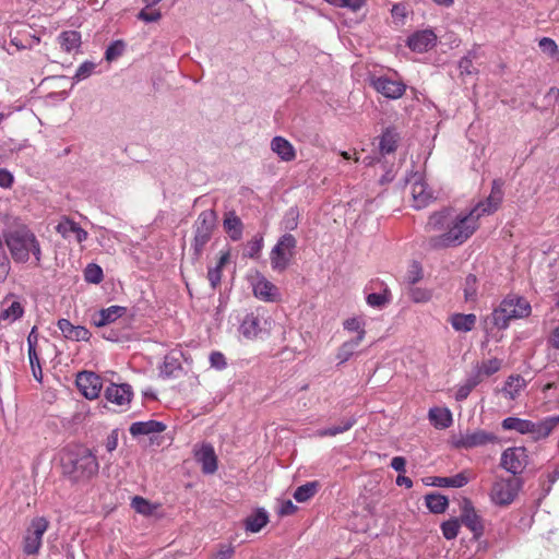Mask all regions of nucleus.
Segmentation results:
<instances>
[{
  "instance_id": "nucleus-64",
  "label": "nucleus",
  "mask_w": 559,
  "mask_h": 559,
  "mask_svg": "<svg viewBox=\"0 0 559 559\" xmlns=\"http://www.w3.org/2000/svg\"><path fill=\"white\" fill-rule=\"evenodd\" d=\"M234 547L230 545H221L219 549L213 555L212 559H229L234 555Z\"/></svg>"
},
{
  "instance_id": "nucleus-59",
  "label": "nucleus",
  "mask_w": 559,
  "mask_h": 559,
  "mask_svg": "<svg viewBox=\"0 0 559 559\" xmlns=\"http://www.w3.org/2000/svg\"><path fill=\"white\" fill-rule=\"evenodd\" d=\"M210 365L212 368L216 370H224L227 367V361L222 352L214 350L210 354L209 357Z\"/></svg>"
},
{
  "instance_id": "nucleus-29",
  "label": "nucleus",
  "mask_w": 559,
  "mask_h": 559,
  "mask_svg": "<svg viewBox=\"0 0 559 559\" xmlns=\"http://www.w3.org/2000/svg\"><path fill=\"white\" fill-rule=\"evenodd\" d=\"M271 150L284 162H290L296 157V152L293 144L280 135L272 139Z\"/></svg>"
},
{
  "instance_id": "nucleus-7",
  "label": "nucleus",
  "mask_w": 559,
  "mask_h": 559,
  "mask_svg": "<svg viewBox=\"0 0 559 559\" xmlns=\"http://www.w3.org/2000/svg\"><path fill=\"white\" fill-rule=\"evenodd\" d=\"M523 481L518 477L497 479L490 491V499L497 506H509L518 496Z\"/></svg>"
},
{
  "instance_id": "nucleus-58",
  "label": "nucleus",
  "mask_w": 559,
  "mask_h": 559,
  "mask_svg": "<svg viewBox=\"0 0 559 559\" xmlns=\"http://www.w3.org/2000/svg\"><path fill=\"white\" fill-rule=\"evenodd\" d=\"M559 479V466H557L551 473L547 474V485L545 480L540 479L542 485V497L545 498L551 490L552 485Z\"/></svg>"
},
{
  "instance_id": "nucleus-11",
  "label": "nucleus",
  "mask_w": 559,
  "mask_h": 559,
  "mask_svg": "<svg viewBox=\"0 0 559 559\" xmlns=\"http://www.w3.org/2000/svg\"><path fill=\"white\" fill-rule=\"evenodd\" d=\"M540 421L534 423L515 416H510L501 421L504 431H515L520 435H531L534 441L543 440Z\"/></svg>"
},
{
  "instance_id": "nucleus-30",
  "label": "nucleus",
  "mask_w": 559,
  "mask_h": 559,
  "mask_svg": "<svg viewBox=\"0 0 559 559\" xmlns=\"http://www.w3.org/2000/svg\"><path fill=\"white\" fill-rule=\"evenodd\" d=\"M526 386L525 379L520 374H511L504 381L501 393L510 401H514Z\"/></svg>"
},
{
  "instance_id": "nucleus-25",
  "label": "nucleus",
  "mask_w": 559,
  "mask_h": 559,
  "mask_svg": "<svg viewBox=\"0 0 559 559\" xmlns=\"http://www.w3.org/2000/svg\"><path fill=\"white\" fill-rule=\"evenodd\" d=\"M195 459L201 464L204 474H214L217 471V456L212 444H202L195 452Z\"/></svg>"
},
{
  "instance_id": "nucleus-3",
  "label": "nucleus",
  "mask_w": 559,
  "mask_h": 559,
  "mask_svg": "<svg viewBox=\"0 0 559 559\" xmlns=\"http://www.w3.org/2000/svg\"><path fill=\"white\" fill-rule=\"evenodd\" d=\"M5 245L16 263H26L31 254L36 265L41 260V248L36 235L25 225L19 226L4 234Z\"/></svg>"
},
{
  "instance_id": "nucleus-51",
  "label": "nucleus",
  "mask_w": 559,
  "mask_h": 559,
  "mask_svg": "<svg viewBox=\"0 0 559 559\" xmlns=\"http://www.w3.org/2000/svg\"><path fill=\"white\" fill-rule=\"evenodd\" d=\"M441 531L445 539H454L460 531V523L456 519H451L442 523Z\"/></svg>"
},
{
  "instance_id": "nucleus-46",
  "label": "nucleus",
  "mask_w": 559,
  "mask_h": 559,
  "mask_svg": "<svg viewBox=\"0 0 559 559\" xmlns=\"http://www.w3.org/2000/svg\"><path fill=\"white\" fill-rule=\"evenodd\" d=\"M24 313V308L20 301H12L11 305L3 309L0 314V320L15 321L20 319Z\"/></svg>"
},
{
  "instance_id": "nucleus-36",
  "label": "nucleus",
  "mask_w": 559,
  "mask_h": 559,
  "mask_svg": "<svg viewBox=\"0 0 559 559\" xmlns=\"http://www.w3.org/2000/svg\"><path fill=\"white\" fill-rule=\"evenodd\" d=\"M58 43L66 52H72L81 46V34L76 31H63L58 36Z\"/></svg>"
},
{
  "instance_id": "nucleus-18",
  "label": "nucleus",
  "mask_w": 559,
  "mask_h": 559,
  "mask_svg": "<svg viewBox=\"0 0 559 559\" xmlns=\"http://www.w3.org/2000/svg\"><path fill=\"white\" fill-rule=\"evenodd\" d=\"M503 182L500 179L492 181L491 192L485 201L478 202L474 209L478 210L477 213L483 215H489L493 213L500 205L503 198Z\"/></svg>"
},
{
  "instance_id": "nucleus-19",
  "label": "nucleus",
  "mask_w": 559,
  "mask_h": 559,
  "mask_svg": "<svg viewBox=\"0 0 559 559\" xmlns=\"http://www.w3.org/2000/svg\"><path fill=\"white\" fill-rule=\"evenodd\" d=\"M56 231L60 234L64 239L74 237L79 243L84 242L88 237L87 231L69 217L61 218V221L56 226Z\"/></svg>"
},
{
  "instance_id": "nucleus-50",
  "label": "nucleus",
  "mask_w": 559,
  "mask_h": 559,
  "mask_svg": "<svg viewBox=\"0 0 559 559\" xmlns=\"http://www.w3.org/2000/svg\"><path fill=\"white\" fill-rule=\"evenodd\" d=\"M343 326L348 332H357V335H362V340L365 338V321L360 318L353 317L344 321Z\"/></svg>"
},
{
  "instance_id": "nucleus-2",
  "label": "nucleus",
  "mask_w": 559,
  "mask_h": 559,
  "mask_svg": "<svg viewBox=\"0 0 559 559\" xmlns=\"http://www.w3.org/2000/svg\"><path fill=\"white\" fill-rule=\"evenodd\" d=\"M63 474L73 483H86L97 475L99 464L95 454L87 448L67 449L61 456Z\"/></svg>"
},
{
  "instance_id": "nucleus-6",
  "label": "nucleus",
  "mask_w": 559,
  "mask_h": 559,
  "mask_svg": "<svg viewBox=\"0 0 559 559\" xmlns=\"http://www.w3.org/2000/svg\"><path fill=\"white\" fill-rule=\"evenodd\" d=\"M296 246L297 240L290 233H285L280 237L270 253L271 265L274 271H284L287 269Z\"/></svg>"
},
{
  "instance_id": "nucleus-16",
  "label": "nucleus",
  "mask_w": 559,
  "mask_h": 559,
  "mask_svg": "<svg viewBox=\"0 0 559 559\" xmlns=\"http://www.w3.org/2000/svg\"><path fill=\"white\" fill-rule=\"evenodd\" d=\"M437 39L432 29H421L408 36L406 45L412 51L423 53L432 49L437 45Z\"/></svg>"
},
{
  "instance_id": "nucleus-44",
  "label": "nucleus",
  "mask_w": 559,
  "mask_h": 559,
  "mask_svg": "<svg viewBox=\"0 0 559 559\" xmlns=\"http://www.w3.org/2000/svg\"><path fill=\"white\" fill-rule=\"evenodd\" d=\"M299 222V211L296 206L289 207L281 222V228L287 233L297 228Z\"/></svg>"
},
{
  "instance_id": "nucleus-54",
  "label": "nucleus",
  "mask_w": 559,
  "mask_h": 559,
  "mask_svg": "<svg viewBox=\"0 0 559 559\" xmlns=\"http://www.w3.org/2000/svg\"><path fill=\"white\" fill-rule=\"evenodd\" d=\"M152 7H146L143 8L136 15V17L140 20V21H143L145 23H153V22H157L160 20L162 17V13L158 9H151Z\"/></svg>"
},
{
  "instance_id": "nucleus-17",
  "label": "nucleus",
  "mask_w": 559,
  "mask_h": 559,
  "mask_svg": "<svg viewBox=\"0 0 559 559\" xmlns=\"http://www.w3.org/2000/svg\"><path fill=\"white\" fill-rule=\"evenodd\" d=\"M496 441H497V437L492 432H488L483 429H477V430L461 435L459 440L456 441V447L463 448V449H473V448L486 445L488 443H493Z\"/></svg>"
},
{
  "instance_id": "nucleus-41",
  "label": "nucleus",
  "mask_w": 559,
  "mask_h": 559,
  "mask_svg": "<svg viewBox=\"0 0 559 559\" xmlns=\"http://www.w3.org/2000/svg\"><path fill=\"white\" fill-rule=\"evenodd\" d=\"M399 134L393 129H386L380 139V152L391 154L397 147Z\"/></svg>"
},
{
  "instance_id": "nucleus-63",
  "label": "nucleus",
  "mask_w": 559,
  "mask_h": 559,
  "mask_svg": "<svg viewBox=\"0 0 559 559\" xmlns=\"http://www.w3.org/2000/svg\"><path fill=\"white\" fill-rule=\"evenodd\" d=\"M539 47L544 52H548L551 56L558 51L555 40L548 37H544L539 40Z\"/></svg>"
},
{
  "instance_id": "nucleus-28",
  "label": "nucleus",
  "mask_w": 559,
  "mask_h": 559,
  "mask_svg": "<svg viewBox=\"0 0 559 559\" xmlns=\"http://www.w3.org/2000/svg\"><path fill=\"white\" fill-rule=\"evenodd\" d=\"M127 309L121 306H110L108 308L100 309L94 317L93 322L96 326H106L117 319L121 318L126 313Z\"/></svg>"
},
{
  "instance_id": "nucleus-52",
  "label": "nucleus",
  "mask_w": 559,
  "mask_h": 559,
  "mask_svg": "<svg viewBox=\"0 0 559 559\" xmlns=\"http://www.w3.org/2000/svg\"><path fill=\"white\" fill-rule=\"evenodd\" d=\"M476 58V51L471 50L464 56L459 62V69L461 74H473L476 73V69L473 66V60Z\"/></svg>"
},
{
  "instance_id": "nucleus-57",
  "label": "nucleus",
  "mask_w": 559,
  "mask_h": 559,
  "mask_svg": "<svg viewBox=\"0 0 559 559\" xmlns=\"http://www.w3.org/2000/svg\"><path fill=\"white\" fill-rule=\"evenodd\" d=\"M95 63L92 61H85L76 69L73 80L80 82L87 79L94 71Z\"/></svg>"
},
{
  "instance_id": "nucleus-53",
  "label": "nucleus",
  "mask_w": 559,
  "mask_h": 559,
  "mask_svg": "<svg viewBox=\"0 0 559 559\" xmlns=\"http://www.w3.org/2000/svg\"><path fill=\"white\" fill-rule=\"evenodd\" d=\"M126 49V44L122 40L112 41L105 51V59L107 61H114L120 57Z\"/></svg>"
},
{
  "instance_id": "nucleus-45",
  "label": "nucleus",
  "mask_w": 559,
  "mask_h": 559,
  "mask_svg": "<svg viewBox=\"0 0 559 559\" xmlns=\"http://www.w3.org/2000/svg\"><path fill=\"white\" fill-rule=\"evenodd\" d=\"M86 283L99 284L104 278L103 269L96 263H88L83 271Z\"/></svg>"
},
{
  "instance_id": "nucleus-20",
  "label": "nucleus",
  "mask_w": 559,
  "mask_h": 559,
  "mask_svg": "<svg viewBox=\"0 0 559 559\" xmlns=\"http://www.w3.org/2000/svg\"><path fill=\"white\" fill-rule=\"evenodd\" d=\"M132 395V388L127 383H111L105 390L106 400L119 406L128 405L131 401Z\"/></svg>"
},
{
  "instance_id": "nucleus-62",
  "label": "nucleus",
  "mask_w": 559,
  "mask_h": 559,
  "mask_svg": "<svg viewBox=\"0 0 559 559\" xmlns=\"http://www.w3.org/2000/svg\"><path fill=\"white\" fill-rule=\"evenodd\" d=\"M37 341H38V334L36 331V326H34L27 336L28 356H31L32 359H35Z\"/></svg>"
},
{
  "instance_id": "nucleus-33",
  "label": "nucleus",
  "mask_w": 559,
  "mask_h": 559,
  "mask_svg": "<svg viewBox=\"0 0 559 559\" xmlns=\"http://www.w3.org/2000/svg\"><path fill=\"white\" fill-rule=\"evenodd\" d=\"M476 316L474 313H453L449 321L452 328L456 332H469L474 329L476 324Z\"/></svg>"
},
{
  "instance_id": "nucleus-55",
  "label": "nucleus",
  "mask_w": 559,
  "mask_h": 559,
  "mask_svg": "<svg viewBox=\"0 0 559 559\" xmlns=\"http://www.w3.org/2000/svg\"><path fill=\"white\" fill-rule=\"evenodd\" d=\"M559 425V415L557 416H548L540 420L542 436L544 439L548 438L550 433L554 431L556 426Z\"/></svg>"
},
{
  "instance_id": "nucleus-10",
  "label": "nucleus",
  "mask_w": 559,
  "mask_h": 559,
  "mask_svg": "<svg viewBox=\"0 0 559 559\" xmlns=\"http://www.w3.org/2000/svg\"><path fill=\"white\" fill-rule=\"evenodd\" d=\"M527 450L525 447L508 448L501 454L500 465L509 473L519 475L527 465Z\"/></svg>"
},
{
  "instance_id": "nucleus-24",
  "label": "nucleus",
  "mask_w": 559,
  "mask_h": 559,
  "mask_svg": "<svg viewBox=\"0 0 559 559\" xmlns=\"http://www.w3.org/2000/svg\"><path fill=\"white\" fill-rule=\"evenodd\" d=\"M180 358V352L173 350L165 355L164 360L158 368L159 377L164 379L177 378L182 370Z\"/></svg>"
},
{
  "instance_id": "nucleus-38",
  "label": "nucleus",
  "mask_w": 559,
  "mask_h": 559,
  "mask_svg": "<svg viewBox=\"0 0 559 559\" xmlns=\"http://www.w3.org/2000/svg\"><path fill=\"white\" fill-rule=\"evenodd\" d=\"M481 382L483 378L479 377V373H476L473 370V372L467 377L465 382L457 388L455 393L456 401L466 400L471 392Z\"/></svg>"
},
{
  "instance_id": "nucleus-37",
  "label": "nucleus",
  "mask_w": 559,
  "mask_h": 559,
  "mask_svg": "<svg viewBox=\"0 0 559 559\" xmlns=\"http://www.w3.org/2000/svg\"><path fill=\"white\" fill-rule=\"evenodd\" d=\"M356 423L357 418L355 416H350L349 418L342 419L341 424L337 426L317 430L316 436L320 438L334 437L336 435L348 431Z\"/></svg>"
},
{
  "instance_id": "nucleus-22",
  "label": "nucleus",
  "mask_w": 559,
  "mask_h": 559,
  "mask_svg": "<svg viewBox=\"0 0 559 559\" xmlns=\"http://www.w3.org/2000/svg\"><path fill=\"white\" fill-rule=\"evenodd\" d=\"M57 326L62 335L70 341L87 342L92 336L91 332L85 326L73 325L68 319H59Z\"/></svg>"
},
{
  "instance_id": "nucleus-61",
  "label": "nucleus",
  "mask_w": 559,
  "mask_h": 559,
  "mask_svg": "<svg viewBox=\"0 0 559 559\" xmlns=\"http://www.w3.org/2000/svg\"><path fill=\"white\" fill-rule=\"evenodd\" d=\"M207 280L212 289H216L222 281V271L218 267H210L207 271Z\"/></svg>"
},
{
  "instance_id": "nucleus-12",
  "label": "nucleus",
  "mask_w": 559,
  "mask_h": 559,
  "mask_svg": "<svg viewBox=\"0 0 559 559\" xmlns=\"http://www.w3.org/2000/svg\"><path fill=\"white\" fill-rule=\"evenodd\" d=\"M406 181L412 185L413 206L417 210L426 207L432 201L433 194L423 176L419 173H413Z\"/></svg>"
},
{
  "instance_id": "nucleus-13",
  "label": "nucleus",
  "mask_w": 559,
  "mask_h": 559,
  "mask_svg": "<svg viewBox=\"0 0 559 559\" xmlns=\"http://www.w3.org/2000/svg\"><path fill=\"white\" fill-rule=\"evenodd\" d=\"M371 86L381 95L390 99L402 97L406 91V85L400 80H393L386 75L373 78Z\"/></svg>"
},
{
  "instance_id": "nucleus-35",
  "label": "nucleus",
  "mask_w": 559,
  "mask_h": 559,
  "mask_svg": "<svg viewBox=\"0 0 559 559\" xmlns=\"http://www.w3.org/2000/svg\"><path fill=\"white\" fill-rule=\"evenodd\" d=\"M429 420L438 429H445L452 425V414L448 408L432 407L429 411Z\"/></svg>"
},
{
  "instance_id": "nucleus-39",
  "label": "nucleus",
  "mask_w": 559,
  "mask_h": 559,
  "mask_svg": "<svg viewBox=\"0 0 559 559\" xmlns=\"http://www.w3.org/2000/svg\"><path fill=\"white\" fill-rule=\"evenodd\" d=\"M426 507L435 514L443 513L448 506L449 500L445 496L437 492L428 493L425 496Z\"/></svg>"
},
{
  "instance_id": "nucleus-56",
  "label": "nucleus",
  "mask_w": 559,
  "mask_h": 559,
  "mask_svg": "<svg viewBox=\"0 0 559 559\" xmlns=\"http://www.w3.org/2000/svg\"><path fill=\"white\" fill-rule=\"evenodd\" d=\"M409 298L417 304L427 302L431 299V293L420 287H411L408 292Z\"/></svg>"
},
{
  "instance_id": "nucleus-60",
  "label": "nucleus",
  "mask_w": 559,
  "mask_h": 559,
  "mask_svg": "<svg viewBox=\"0 0 559 559\" xmlns=\"http://www.w3.org/2000/svg\"><path fill=\"white\" fill-rule=\"evenodd\" d=\"M365 5V0H336L334 7L346 8L353 12L359 11Z\"/></svg>"
},
{
  "instance_id": "nucleus-5",
  "label": "nucleus",
  "mask_w": 559,
  "mask_h": 559,
  "mask_svg": "<svg viewBox=\"0 0 559 559\" xmlns=\"http://www.w3.org/2000/svg\"><path fill=\"white\" fill-rule=\"evenodd\" d=\"M216 213L213 210L202 211L194 222V238L191 245L194 255L203 252L205 245L211 240L216 225Z\"/></svg>"
},
{
  "instance_id": "nucleus-21",
  "label": "nucleus",
  "mask_w": 559,
  "mask_h": 559,
  "mask_svg": "<svg viewBox=\"0 0 559 559\" xmlns=\"http://www.w3.org/2000/svg\"><path fill=\"white\" fill-rule=\"evenodd\" d=\"M461 522L474 534V537L478 538L483 535L484 525L481 523V519L476 513L471 501H465L463 506Z\"/></svg>"
},
{
  "instance_id": "nucleus-26",
  "label": "nucleus",
  "mask_w": 559,
  "mask_h": 559,
  "mask_svg": "<svg viewBox=\"0 0 559 559\" xmlns=\"http://www.w3.org/2000/svg\"><path fill=\"white\" fill-rule=\"evenodd\" d=\"M223 227L233 241H239L243 234V223L235 211L225 213Z\"/></svg>"
},
{
  "instance_id": "nucleus-32",
  "label": "nucleus",
  "mask_w": 559,
  "mask_h": 559,
  "mask_svg": "<svg viewBox=\"0 0 559 559\" xmlns=\"http://www.w3.org/2000/svg\"><path fill=\"white\" fill-rule=\"evenodd\" d=\"M452 214L453 212L450 209H443L439 212H435L428 219L426 226L427 229L429 231H447Z\"/></svg>"
},
{
  "instance_id": "nucleus-42",
  "label": "nucleus",
  "mask_w": 559,
  "mask_h": 559,
  "mask_svg": "<svg viewBox=\"0 0 559 559\" xmlns=\"http://www.w3.org/2000/svg\"><path fill=\"white\" fill-rule=\"evenodd\" d=\"M318 488V481H308L296 488L294 492V499L297 502H307L317 493Z\"/></svg>"
},
{
  "instance_id": "nucleus-27",
  "label": "nucleus",
  "mask_w": 559,
  "mask_h": 559,
  "mask_svg": "<svg viewBox=\"0 0 559 559\" xmlns=\"http://www.w3.org/2000/svg\"><path fill=\"white\" fill-rule=\"evenodd\" d=\"M166 429V425L158 420L135 421L131 424L129 432L132 437L148 436L159 433Z\"/></svg>"
},
{
  "instance_id": "nucleus-48",
  "label": "nucleus",
  "mask_w": 559,
  "mask_h": 559,
  "mask_svg": "<svg viewBox=\"0 0 559 559\" xmlns=\"http://www.w3.org/2000/svg\"><path fill=\"white\" fill-rule=\"evenodd\" d=\"M464 298L466 301H473L477 296V278L473 274H468L464 282Z\"/></svg>"
},
{
  "instance_id": "nucleus-40",
  "label": "nucleus",
  "mask_w": 559,
  "mask_h": 559,
  "mask_svg": "<svg viewBox=\"0 0 559 559\" xmlns=\"http://www.w3.org/2000/svg\"><path fill=\"white\" fill-rule=\"evenodd\" d=\"M362 341V335H357L356 337L345 342L342 344V346L338 348V352L336 354V358L338 359L340 364H344L355 354L357 347Z\"/></svg>"
},
{
  "instance_id": "nucleus-31",
  "label": "nucleus",
  "mask_w": 559,
  "mask_h": 559,
  "mask_svg": "<svg viewBox=\"0 0 559 559\" xmlns=\"http://www.w3.org/2000/svg\"><path fill=\"white\" fill-rule=\"evenodd\" d=\"M469 477L466 472H461L449 477L436 476L432 478L430 485L442 488H462L467 485Z\"/></svg>"
},
{
  "instance_id": "nucleus-14",
  "label": "nucleus",
  "mask_w": 559,
  "mask_h": 559,
  "mask_svg": "<svg viewBox=\"0 0 559 559\" xmlns=\"http://www.w3.org/2000/svg\"><path fill=\"white\" fill-rule=\"evenodd\" d=\"M267 321L266 319L259 312H250L247 313L239 326V332L249 340L260 337L263 333L266 332Z\"/></svg>"
},
{
  "instance_id": "nucleus-1",
  "label": "nucleus",
  "mask_w": 559,
  "mask_h": 559,
  "mask_svg": "<svg viewBox=\"0 0 559 559\" xmlns=\"http://www.w3.org/2000/svg\"><path fill=\"white\" fill-rule=\"evenodd\" d=\"M477 211L473 207L467 213L452 214L447 231L430 237L429 246L433 249H441L465 242L478 227L477 222L481 216Z\"/></svg>"
},
{
  "instance_id": "nucleus-49",
  "label": "nucleus",
  "mask_w": 559,
  "mask_h": 559,
  "mask_svg": "<svg viewBox=\"0 0 559 559\" xmlns=\"http://www.w3.org/2000/svg\"><path fill=\"white\" fill-rule=\"evenodd\" d=\"M131 507L138 513L143 514V515H151L155 510V507H153L150 503V501H147L146 499H144L143 497H140V496L133 497V499L131 501Z\"/></svg>"
},
{
  "instance_id": "nucleus-43",
  "label": "nucleus",
  "mask_w": 559,
  "mask_h": 559,
  "mask_svg": "<svg viewBox=\"0 0 559 559\" xmlns=\"http://www.w3.org/2000/svg\"><path fill=\"white\" fill-rule=\"evenodd\" d=\"M502 361L498 358H490L477 365L474 369L483 379L497 373L501 369Z\"/></svg>"
},
{
  "instance_id": "nucleus-4",
  "label": "nucleus",
  "mask_w": 559,
  "mask_h": 559,
  "mask_svg": "<svg viewBox=\"0 0 559 559\" xmlns=\"http://www.w3.org/2000/svg\"><path fill=\"white\" fill-rule=\"evenodd\" d=\"M532 307L530 302L518 296H507L492 311L490 322L499 330H506L513 319H522L530 316Z\"/></svg>"
},
{
  "instance_id": "nucleus-8",
  "label": "nucleus",
  "mask_w": 559,
  "mask_h": 559,
  "mask_svg": "<svg viewBox=\"0 0 559 559\" xmlns=\"http://www.w3.org/2000/svg\"><path fill=\"white\" fill-rule=\"evenodd\" d=\"M49 527V522L44 516L34 518L26 530L23 540V551L27 556L38 554L43 545V536Z\"/></svg>"
},
{
  "instance_id": "nucleus-9",
  "label": "nucleus",
  "mask_w": 559,
  "mask_h": 559,
  "mask_svg": "<svg viewBox=\"0 0 559 559\" xmlns=\"http://www.w3.org/2000/svg\"><path fill=\"white\" fill-rule=\"evenodd\" d=\"M366 302L369 307L382 310L392 301L389 286L379 278L371 280L365 287Z\"/></svg>"
},
{
  "instance_id": "nucleus-23",
  "label": "nucleus",
  "mask_w": 559,
  "mask_h": 559,
  "mask_svg": "<svg viewBox=\"0 0 559 559\" xmlns=\"http://www.w3.org/2000/svg\"><path fill=\"white\" fill-rule=\"evenodd\" d=\"M253 295L266 302H274L280 297L278 288L264 276L258 277L253 284Z\"/></svg>"
},
{
  "instance_id": "nucleus-34",
  "label": "nucleus",
  "mask_w": 559,
  "mask_h": 559,
  "mask_svg": "<svg viewBox=\"0 0 559 559\" xmlns=\"http://www.w3.org/2000/svg\"><path fill=\"white\" fill-rule=\"evenodd\" d=\"M269 523V515L264 509H258L254 513L247 516L245 528L250 533L260 532Z\"/></svg>"
},
{
  "instance_id": "nucleus-15",
  "label": "nucleus",
  "mask_w": 559,
  "mask_h": 559,
  "mask_svg": "<svg viewBox=\"0 0 559 559\" xmlns=\"http://www.w3.org/2000/svg\"><path fill=\"white\" fill-rule=\"evenodd\" d=\"M76 386L80 392L88 400L99 396L103 388L102 378L92 371H82L76 376Z\"/></svg>"
},
{
  "instance_id": "nucleus-47",
  "label": "nucleus",
  "mask_w": 559,
  "mask_h": 559,
  "mask_svg": "<svg viewBox=\"0 0 559 559\" xmlns=\"http://www.w3.org/2000/svg\"><path fill=\"white\" fill-rule=\"evenodd\" d=\"M264 245L263 236L257 234L248 243L246 248L245 257L250 259H258Z\"/></svg>"
}]
</instances>
